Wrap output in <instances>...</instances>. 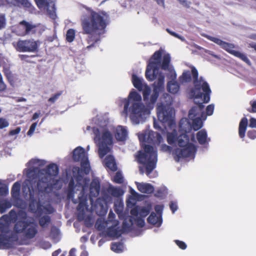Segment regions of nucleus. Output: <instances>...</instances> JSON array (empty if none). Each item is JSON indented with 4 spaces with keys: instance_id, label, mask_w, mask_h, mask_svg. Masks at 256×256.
Returning <instances> with one entry per match:
<instances>
[{
    "instance_id": "obj_1",
    "label": "nucleus",
    "mask_w": 256,
    "mask_h": 256,
    "mask_svg": "<svg viewBox=\"0 0 256 256\" xmlns=\"http://www.w3.org/2000/svg\"><path fill=\"white\" fill-rule=\"evenodd\" d=\"M160 52H156L150 59L146 71V76L149 80L156 79L154 84V90H151L148 86L146 92V98H143L146 104L142 102V96L140 94L132 90L128 94L127 98L122 100L124 104L122 114L128 116L134 124L142 123L149 117L154 104L156 100L158 94L164 88V76L161 72H158L156 67L160 65L159 58Z\"/></svg>"
},
{
    "instance_id": "obj_2",
    "label": "nucleus",
    "mask_w": 256,
    "mask_h": 256,
    "mask_svg": "<svg viewBox=\"0 0 256 256\" xmlns=\"http://www.w3.org/2000/svg\"><path fill=\"white\" fill-rule=\"evenodd\" d=\"M191 73L192 75L194 88L192 90L190 96L194 99L196 106H194L189 112L188 118L192 120V124L188 122L186 118H182L180 122V134L177 136V134L174 128H170L172 132L168 131L167 140L170 144H176L178 143L180 146H183L188 142L186 134L189 132L192 128L194 130H199L202 126V120L206 118V116L202 112L204 108L202 103H207L210 101V94L211 90L207 82L200 78L198 80V72L194 67H192Z\"/></svg>"
},
{
    "instance_id": "obj_3",
    "label": "nucleus",
    "mask_w": 256,
    "mask_h": 256,
    "mask_svg": "<svg viewBox=\"0 0 256 256\" xmlns=\"http://www.w3.org/2000/svg\"><path fill=\"white\" fill-rule=\"evenodd\" d=\"M46 164V161L36 158L32 159L27 163L28 168L24 170V174L26 178L22 185V192H47L52 188H61L62 180L56 178L58 173L56 164H48L46 168L40 170L36 175L38 168Z\"/></svg>"
},
{
    "instance_id": "obj_4",
    "label": "nucleus",
    "mask_w": 256,
    "mask_h": 256,
    "mask_svg": "<svg viewBox=\"0 0 256 256\" xmlns=\"http://www.w3.org/2000/svg\"><path fill=\"white\" fill-rule=\"evenodd\" d=\"M114 131L116 139L118 141H124L128 136V132L124 127L118 126L114 130L110 125L100 126L98 128H94V133L95 135L94 140L98 146V154L100 158L109 152L110 146L112 144V131Z\"/></svg>"
},
{
    "instance_id": "obj_5",
    "label": "nucleus",
    "mask_w": 256,
    "mask_h": 256,
    "mask_svg": "<svg viewBox=\"0 0 256 256\" xmlns=\"http://www.w3.org/2000/svg\"><path fill=\"white\" fill-rule=\"evenodd\" d=\"M88 13L90 19L84 16L82 20V25L84 32L87 34H102L106 26L103 16L100 14L90 10H88Z\"/></svg>"
},
{
    "instance_id": "obj_6",
    "label": "nucleus",
    "mask_w": 256,
    "mask_h": 256,
    "mask_svg": "<svg viewBox=\"0 0 256 256\" xmlns=\"http://www.w3.org/2000/svg\"><path fill=\"white\" fill-rule=\"evenodd\" d=\"M144 146V150L139 152L137 160L140 163L143 164V167L140 166V173L144 174L146 172L148 175L156 167L157 153L152 146L145 144Z\"/></svg>"
},
{
    "instance_id": "obj_7",
    "label": "nucleus",
    "mask_w": 256,
    "mask_h": 256,
    "mask_svg": "<svg viewBox=\"0 0 256 256\" xmlns=\"http://www.w3.org/2000/svg\"><path fill=\"white\" fill-rule=\"evenodd\" d=\"M174 114V110L170 105L160 102L158 104V118L162 122H167L170 128L176 127L175 124L173 121Z\"/></svg>"
},
{
    "instance_id": "obj_8",
    "label": "nucleus",
    "mask_w": 256,
    "mask_h": 256,
    "mask_svg": "<svg viewBox=\"0 0 256 256\" xmlns=\"http://www.w3.org/2000/svg\"><path fill=\"white\" fill-rule=\"evenodd\" d=\"M202 36L220 46L222 48L230 54L240 58L248 65L250 66L251 64L250 60L244 54L234 50V44L224 42L218 38L211 36L207 34H202Z\"/></svg>"
},
{
    "instance_id": "obj_9",
    "label": "nucleus",
    "mask_w": 256,
    "mask_h": 256,
    "mask_svg": "<svg viewBox=\"0 0 256 256\" xmlns=\"http://www.w3.org/2000/svg\"><path fill=\"white\" fill-rule=\"evenodd\" d=\"M138 137L142 142L152 143L154 144H159L163 141L160 134L148 129L138 134Z\"/></svg>"
},
{
    "instance_id": "obj_10",
    "label": "nucleus",
    "mask_w": 256,
    "mask_h": 256,
    "mask_svg": "<svg viewBox=\"0 0 256 256\" xmlns=\"http://www.w3.org/2000/svg\"><path fill=\"white\" fill-rule=\"evenodd\" d=\"M73 159L74 161L80 162L82 168L86 174H88L90 170V166L87 154L81 146H78L73 151Z\"/></svg>"
},
{
    "instance_id": "obj_11",
    "label": "nucleus",
    "mask_w": 256,
    "mask_h": 256,
    "mask_svg": "<svg viewBox=\"0 0 256 256\" xmlns=\"http://www.w3.org/2000/svg\"><path fill=\"white\" fill-rule=\"evenodd\" d=\"M160 52V56L159 58L160 60V65L156 67V69L158 70V72H161L162 74L164 76V74L162 72L161 70H160L159 68L160 67L164 70H168L169 72L170 78L172 79V80H174L176 78V74L173 68L169 65L170 57L169 54H165L163 56L162 58V62L161 63L160 58L162 55V51L158 50Z\"/></svg>"
},
{
    "instance_id": "obj_12",
    "label": "nucleus",
    "mask_w": 256,
    "mask_h": 256,
    "mask_svg": "<svg viewBox=\"0 0 256 256\" xmlns=\"http://www.w3.org/2000/svg\"><path fill=\"white\" fill-rule=\"evenodd\" d=\"M178 144L180 148H177L174 152V154L176 157L175 158L176 161H178L181 158H193L196 151V148L193 144H188V142L183 146H180L178 143Z\"/></svg>"
},
{
    "instance_id": "obj_13",
    "label": "nucleus",
    "mask_w": 256,
    "mask_h": 256,
    "mask_svg": "<svg viewBox=\"0 0 256 256\" xmlns=\"http://www.w3.org/2000/svg\"><path fill=\"white\" fill-rule=\"evenodd\" d=\"M89 184V180L86 178H82L78 177L76 182L74 180H71L68 184V190L67 192H76L80 191L81 192L87 190Z\"/></svg>"
},
{
    "instance_id": "obj_14",
    "label": "nucleus",
    "mask_w": 256,
    "mask_h": 256,
    "mask_svg": "<svg viewBox=\"0 0 256 256\" xmlns=\"http://www.w3.org/2000/svg\"><path fill=\"white\" fill-rule=\"evenodd\" d=\"M38 48L37 42L34 40H20L17 42L16 49L23 52H34Z\"/></svg>"
},
{
    "instance_id": "obj_15",
    "label": "nucleus",
    "mask_w": 256,
    "mask_h": 256,
    "mask_svg": "<svg viewBox=\"0 0 256 256\" xmlns=\"http://www.w3.org/2000/svg\"><path fill=\"white\" fill-rule=\"evenodd\" d=\"M36 2L40 8H44L47 10L52 18L54 19L56 18V14L52 0H36Z\"/></svg>"
},
{
    "instance_id": "obj_16",
    "label": "nucleus",
    "mask_w": 256,
    "mask_h": 256,
    "mask_svg": "<svg viewBox=\"0 0 256 256\" xmlns=\"http://www.w3.org/2000/svg\"><path fill=\"white\" fill-rule=\"evenodd\" d=\"M132 82L134 86L139 91L142 92L143 98L144 99L146 98V92L148 90V86L143 80L138 76L136 74H133L132 76Z\"/></svg>"
},
{
    "instance_id": "obj_17",
    "label": "nucleus",
    "mask_w": 256,
    "mask_h": 256,
    "mask_svg": "<svg viewBox=\"0 0 256 256\" xmlns=\"http://www.w3.org/2000/svg\"><path fill=\"white\" fill-rule=\"evenodd\" d=\"M30 224H32L31 222L27 220H18L15 222L14 226V231L17 234L24 233Z\"/></svg>"
},
{
    "instance_id": "obj_18",
    "label": "nucleus",
    "mask_w": 256,
    "mask_h": 256,
    "mask_svg": "<svg viewBox=\"0 0 256 256\" xmlns=\"http://www.w3.org/2000/svg\"><path fill=\"white\" fill-rule=\"evenodd\" d=\"M19 28L24 30V32L20 34L22 36L30 33H34L36 31V26L35 25L26 22V21L20 22Z\"/></svg>"
},
{
    "instance_id": "obj_19",
    "label": "nucleus",
    "mask_w": 256,
    "mask_h": 256,
    "mask_svg": "<svg viewBox=\"0 0 256 256\" xmlns=\"http://www.w3.org/2000/svg\"><path fill=\"white\" fill-rule=\"evenodd\" d=\"M42 204L40 202H37L36 200L33 199L30 200L28 206L30 211L35 214L38 216H42L41 212Z\"/></svg>"
},
{
    "instance_id": "obj_20",
    "label": "nucleus",
    "mask_w": 256,
    "mask_h": 256,
    "mask_svg": "<svg viewBox=\"0 0 256 256\" xmlns=\"http://www.w3.org/2000/svg\"><path fill=\"white\" fill-rule=\"evenodd\" d=\"M134 224V218L132 216H128L124 220L122 224V228L120 231L122 233L128 232L132 230Z\"/></svg>"
},
{
    "instance_id": "obj_21",
    "label": "nucleus",
    "mask_w": 256,
    "mask_h": 256,
    "mask_svg": "<svg viewBox=\"0 0 256 256\" xmlns=\"http://www.w3.org/2000/svg\"><path fill=\"white\" fill-rule=\"evenodd\" d=\"M148 222L150 224L159 227L162 224V217L161 216H157L156 214L152 212L147 218Z\"/></svg>"
},
{
    "instance_id": "obj_22",
    "label": "nucleus",
    "mask_w": 256,
    "mask_h": 256,
    "mask_svg": "<svg viewBox=\"0 0 256 256\" xmlns=\"http://www.w3.org/2000/svg\"><path fill=\"white\" fill-rule=\"evenodd\" d=\"M86 193H80L81 196H78V198H79V203L78 204V206H77V210L80 212H82V215L83 216L84 214V209L86 208V202L87 200L86 198H82V197L84 196V194ZM78 219L81 220L80 218V214H79L78 216ZM83 218V216H82V219Z\"/></svg>"
},
{
    "instance_id": "obj_23",
    "label": "nucleus",
    "mask_w": 256,
    "mask_h": 256,
    "mask_svg": "<svg viewBox=\"0 0 256 256\" xmlns=\"http://www.w3.org/2000/svg\"><path fill=\"white\" fill-rule=\"evenodd\" d=\"M118 224L119 222L118 220H114V223L112 224V226L107 229L106 232L108 236H120L122 234L120 230H118L115 228Z\"/></svg>"
},
{
    "instance_id": "obj_24",
    "label": "nucleus",
    "mask_w": 256,
    "mask_h": 256,
    "mask_svg": "<svg viewBox=\"0 0 256 256\" xmlns=\"http://www.w3.org/2000/svg\"><path fill=\"white\" fill-rule=\"evenodd\" d=\"M105 166L112 171L116 170V165L114 157L110 155L108 156L104 161Z\"/></svg>"
},
{
    "instance_id": "obj_25",
    "label": "nucleus",
    "mask_w": 256,
    "mask_h": 256,
    "mask_svg": "<svg viewBox=\"0 0 256 256\" xmlns=\"http://www.w3.org/2000/svg\"><path fill=\"white\" fill-rule=\"evenodd\" d=\"M24 233V236L27 239L30 240L34 238L38 233V230L36 226H30H30L26 228Z\"/></svg>"
},
{
    "instance_id": "obj_26",
    "label": "nucleus",
    "mask_w": 256,
    "mask_h": 256,
    "mask_svg": "<svg viewBox=\"0 0 256 256\" xmlns=\"http://www.w3.org/2000/svg\"><path fill=\"white\" fill-rule=\"evenodd\" d=\"M137 188L140 192H154V188L153 186L148 183L136 182Z\"/></svg>"
},
{
    "instance_id": "obj_27",
    "label": "nucleus",
    "mask_w": 256,
    "mask_h": 256,
    "mask_svg": "<svg viewBox=\"0 0 256 256\" xmlns=\"http://www.w3.org/2000/svg\"><path fill=\"white\" fill-rule=\"evenodd\" d=\"M10 237L4 234H0V248H10L11 244L9 242Z\"/></svg>"
},
{
    "instance_id": "obj_28",
    "label": "nucleus",
    "mask_w": 256,
    "mask_h": 256,
    "mask_svg": "<svg viewBox=\"0 0 256 256\" xmlns=\"http://www.w3.org/2000/svg\"><path fill=\"white\" fill-rule=\"evenodd\" d=\"M180 86L178 83L174 80H170L168 82L167 90L171 94H176L178 91Z\"/></svg>"
},
{
    "instance_id": "obj_29",
    "label": "nucleus",
    "mask_w": 256,
    "mask_h": 256,
    "mask_svg": "<svg viewBox=\"0 0 256 256\" xmlns=\"http://www.w3.org/2000/svg\"><path fill=\"white\" fill-rule=\"evenodd\" d=\"M247 125V118H242L240 123L238 130L239 136L241 138H244L245 136V132L246 130Z\"/></svg>"
},
{
    "instance_id": "obj_30",
    "label": "nucleus",
    "mask_w": 256,
    "mask_h": 256,
    "mask_svg": "<svg viewBox=\"0 0 256 256\" xmlns=\"http://www.w3.org/2000/svg\"><path fill=\"white\" fill-rule=\"evenodd\" d=\"M196 138L200 144H204L208 142L207 134L204 130L199 131L197 133Z\"/></svg>"
},
{
    "instance_id": "obj_31",
    "label": "nucleus",
    "mask_w": 256,
    "mask_h": 256,
    "mask_svg": "<svg viewBox=\"0 0 256 256\" xmlns=\"http://www.w3.org/2000/svg\"><path fill=\"white\" fill-rule=\"evenodd\" d=\"M50 217L48 215H45L42 216H40V218L38 220L39 224L42 228H45L50 224Z\"/></svg>"
},
{
    "instance_id": "obj_32",
    "label": "nucleus",
    "mask_w": 256,
    "mask_h": 256,
    "mask_svg": "<svg viewBox=\"0 0 256 256\" xmlns=\"http://www.w3.org/2000/svg\"><path fill=\"white\" fill-rule=\"evenodd\" d=\"M100 182L98 179H94L90 185V192H100Z\"/></svg>"
},
{
    "instance_id": "obj_33",
    "label": "nucleus",
    "mask_w": 256,
    "mask_h": 256,
    "mask_svg": "<svg viewBox=\"0 0 256 256\" xmlns=\"http://www.w3.org/2000/svg\"><path fill=\"white\" fill-rule=\"evenodd\" d=\"M180 80L182 82H186L191 80V73L190 71H184L180 77Z\"/></svg>"
},
{
    "instance_id": "obj_34",
    "label": "nucleus",
    "mask_w": 256,
    "mask_h": 256,
    "mask_svg": "<svg viewBox=\"0 0 256 256\" xmlns=\"http://www.w3.org/2000/svg\"><path fill=\"white\" fill-rule=\"evenodd\" d=\"M9 216L8 215H4L2 218H8L9 217L10 220L12 222H16L18 220V212L14 210H12L8 213Z\"/></svg>"
},
{
    "instance_id": "obj_35",
    "label": "nucleus",
    "mask_w": 256,
    "mask_h": 256,
    "mask_svg": "<svg viewBox=\"0 0 256 256\" xmlns=\"http://www.w3.org/2000/svg\"><path fill=\"white\" fill-rule=\"evenodd\" d=\"M41 211L42 216L44 214H48L54 213V209L50 204L46 205V206L42 204Z\"/></svg>"
},
{
    "instance_id": "obj_36",
    "label": "nucleus",
    "mask_w": 256,
    "mask_h": 256,
    "mask_svg": "<svg viewBox=\"0 0 256 256\" xmlns=\"http://www.w3.org/2000/svg\"><path fill=\"white\" fill-rule=\"evenodd\" d=\"M122 245L120 242H112L110 246L111 250L116 252H122Z\"/></svg>"
},
{
    "instance_id": "obj_37",
    "label": "nucleus",
    "mask_w": 256,
    "mask_h": 256,
    "mask_svg": "<svg viewBox=\"0 0 256 256\" xmlns=\"http://www.w3.org/2000/svg\"><path fill=\"white\" fill-rule=\"evenodd\" d=\"M11 204L7 200H4L0 203V212L4 213L6 209L11 207Z\"/></svg>"
},
{
    "instance_id": "obj_38",
    "label": "nucleus",
    "mask_w": 256,
    "mask_h": 256,
    "mask_svg": "<svg viewBox=\"0 0 256 256\" xmlns=\"http://www.w3.org/2000/svg\"><path fill=\"white\" fill-rule=\"evenodd\" d=\"M75 37V31L73 29H70L68 30L66 38L68 42H72L74 40Z\"/></svg>"
},
{
    "instance_id": "obj_39",
    "label": "nucleus",
    "mask_w": 256,
    "mask_h": 256,
    "mask_svg": "<svg viewBox=\"0 0 256 256\" xmlns=\"http://www.w3.org/2000/svg\"><path fill=\"white\" fill-rule=\"evenodd\" d=\"M150 212V209L146 207H142L140 208V213L139 214L140 218H144L146 216H147Z\"/></svg>"
},
{
    "instance_id": "obj_40",
    "label": "nucleus",
    "mask_w": 256,
    "mask_h": 256,
    "mask_svg": "<svg viewBox=\"0 0 256 256\" xmlns=\"http://www.w3.org/2000/svg\"><path fill=\"white\" fill-rule=\"evenodd\" d=\"M28 215L26 212L23 210H19L18 212V220H26L27 219Z\"/></svg>"
},
{
    "instance_id": "obj_41",
    "label": "nucleus",
    "mask_w": 256,
    "mask_h": 256,
    "mask_svg": "<svg viewBox=\"0 0 256 256\" xmlns=\"http://www.w3.org/2000/svg\"><path fill=\"white\" fill-rule=\"evenodd\" d=\"M134 221L136 222V226L139 228H142L145 225L144 218H143L140 217L136 218H134Z\"/></svg>"
},
{
    "instance_id": "obj_42",
    "label": "nucleus",
    "mask_w": 256,
    "mask_h": 256,
    "mask_svg": "<svg viewBox=\"0 0 256 256\" xmlns=\"http://www.w3.org/2000/svg\"><path fill=\"white\" fill-rule=\"evenodd\" d=\"M114 181L118 184L123 182V176L120 172H118L116 173L114 178Z\"/></svg>"
},
{
    "instance_id": "obj_43",
    "label": "nucleus",
    "mask_w": 256,
    "mask_h": 256,
    "mask_svg": "<svg viewBox=\"0 0 256 256\" xmlns=\"http://www.w3.org/2000/svg\"><path fill=\"white\" fill-rule=\"evenodd\" d=\"M8 188L4 180H0V192H8Z\"/></svg>"
},
{
    "instance_id": "obj_44",
    "label": "nucleus",
    "mask_w": 256,
    "mask_h": 256,
    "mask_svg": "<svg viewBox=\"0 0 256 256\" xmlns=\"http://www.w3.org/2000/svg\"><path fill=\"white\" fill-rule=\"evenodd\" d=\"M115 218V214L110 210L108 214V220L106 222V224H108L110 222L114 223V220Z\"/></svg>"
},
{
    "instance_id": "obj_45",
    "label": "nucleus",
    "mask_w": 256,
    "mask_h": 256,
    "mask_svg": "<svg viewBox=\"0 0 256 256\" xmlns=\"http://www.w3.org/2000/svg\"><path fill=\"white\" fill-rule=\"evenodd\" d=\"M20 182H16L12 186L11 192H20Z\"/></svg>"
},
{
    "instance_id": "obj_46",
    "label": "nucleus",
    "mask_w": 256,
    "mask_h": 256,
    "mask_svg": "<svg viewBox=\"0 0 256 256\" xmlns=\"http://www.w3.org/2000/svg\"><path fill=\"white\" fill-rule=\"evenodd\" d=\"M9 126L8 122L4 118H0V129L8 127Z\"/></svg>"
},
{
    "instance_id": "obj_47",
    "label": "nucleus",
    "mask_w": 256,
    "mask_h": 256,
    "mask_svg": "<svg viewBox=\"0 0 256 256\" xmlns=\"http://www.w3.org/2000/svg\"><path fill=\"white\" fill-rule=\"evenodd\" d=\"M175 243L176 245L182 250L186 249L187 246L186 243L182 241H180V240H175Z\"/></svg>"
},
{
    "instance_id": "obj_48",
    "label": "nucleus",
    "mask_w": 256,
    "mask_h": 256,
    "mask_svg": "<svg viewBox=\"0 0 256 256\" xmlns=\"http://www.w3.org/2000/svg\"><path fill=\"white\" fill-rule=\"evenodd\" d=\"M170 208L172 212L174 214L178 208L177 203L175 202L171 201L170 203Z\"/></svg>"
},
{
    "instance_id": "obj_49",
    "label": "nucleus",
    "mask_w": 256,
    "mask_h": 256,
    "mask_svg": "<svg viewBox=\"0 0 256 256\" xmlns=\"http://www.w3.org/2000/svg\"><path fill=\"white\" fill-rule=\"evenodd\" d=\"M106 224H107L106 222H96V227L98 230H103L106 228Z\"/></svg>"
},
{
    "instance_id": "obj_50",
    "label": "nucleus",
    "mask_w": 256,
    "mask_h": 256,
    "mask_svg": "<svg viewBox=\"0 0 256 256\" xmlns=\"http://www.w3.org/2000/svg\"><path fill=\"white\" fill-rule=\"evenodd\" d=\"M214 106L212 104L208 105L206 108V116H211L214 112Z\"/></svg>"
},
{
    "instance_id": "obj_51",
    "label": "nucleus",
    "mask_w": 256,
    "mask_h": 256,
    "mask_svg": "<svg viewBox=\"0 0 256 256\" xmlns=\"http://www.w3.org/2000/svg\"><path fill=\"white\" fill-rule=\"evenodd\" d=\"M166 30L167 31V32L170 34V35L176 37V38H179L180 40H182V41H184V38L179 36L178 34H176V32L170 30V29L168 28H167Z\"/></svg>"
},
{
    "instance_id": "obj_52",
    "label": "nucleus",
    "mask_w": 256,
    "mask_h": 256,
    "mask_svg": "<svg viewBox=\"0 0 256 256\" xmlns=\"http://www.w3.org/2000/svg\"><path fill=\"white\" fill-rule=\"evenodd\" d=\"M164 206L162 205H156L154 206V210L158 216L162 214Z\"/></svg>"
},
{
    "instance_id": "obj_53",
    "label": "nucleus",
    "mask_w": 256,
    "mask_h": 256,
    "mask_svg": "<svg viewBox=\"0 0 256 256\" xmlns=\"http://www.w3.org/2000/svg\"><path fill=\"white\" fill-rule=\"evenodd\" d=\"M250 104L251 108H248V111L250 112H256V101H251Z\"/></svg>"
},
{
    "instance_id": "obj_54",
    "label": "nucleus",
    "mask_w": 256,
    "mask_h": 256,
    "mask_svg": "<svg viewBox=\"0 0 256 256\" xmlns=\"http://www.w3.org/2000/svg\"><path fill=\"white\" fill-rule=\"evenodd\" d=\"M36 126H37L36 122H34L33 124H32L30 127L29 130L28 132V135L30 136H32V134H34V132L36 128Z\"/></svg>"
},
{
    "instance_id": "obj_55",
    "label": "nucleus",
    "mask_w": 256,
    "mask_h": 256,
    "mask_svg": "<svg viewBox=\"0 0 256 256\" xmlns=\"http://www.w3.org/2000/svg\"><path fill=\"white\" fill-rule=\"evenodd\" d=\"M140 213V208L138 207H134L130 210V214L132 216H137Z\"/></svg>"
},
{
    "instance_id": "obj_56",
    "label": "nucleus",
    "mask_w": 256,
    "mask_h": 256,
    "mask_svg": "<svg viewBox=\"0 0 256 256\" xmlns=\"http://www.w3.org/2000/svg\"><path fill=\"white\" fill-rule=\"evenodd\" d=\"M249 126L252 128H256V118H252L249 120Z\"/></svg>"
},
{
    "instance_id": "obj_57",
    "label": "nucleus",
    "mask_w": 256,
    "mask_h": 256,
    "mask_svg": "<svg viewBox=\"0 0 256 256\" xmlns=\"http://www.w3.org/2000/svg\"><path fill=\"white\" fill-rule=\"evenodd\" d=\"M248 136L251 139H254L256 138V130H252L248 131Z\"/></svg>"
},
{
    "instance_id": "obj_58",
    "label": "nucleus",
    "mask_w": 256,
    "mask_h": 256,
    "mask_svg": "<svg viewBox=\"0 0 256 256\" xmlns=\"http://www.w3.org/2000/svg\"><path fill=\"white\" fill-rule=\"evenodd\" d=\"M122 209V207L120 206L119 208H116L114 210L116 213L118 214L119 218L120 219L123 214Z\"/></svg>"
},
{
    "instance_id": "obj_59",
    "label": "nucleus",
    "mask_w": 256,
    "mask_h": 256,
    "mask_svg": "<svg viewBox=\"0 0 256 256\" xmlns=\"http://www.w3.org/2000/svg\"><path fill=\"white\" fill-rule=\"evenodd\" d=\"M6 25V20L4 16H0V30L4 28Z\"/></svg>"
},
{
    "instance_id": "obj_60",
    "label": "nucleus",
    "mask_w": 256,
    "mask_h": 256,
    "mask_svg": "<svg viewBox=\"0 0 256 256\" xmlns=\"http://www.w3.org/2000/svg\"><path fill=\"white\" fill-rule=\"evenodd\" d=\"M60 93H58L54 94V96H52L48 99V101L51 102H54L58 98V97L60 96Z\"/></svg>"
},
{
    "instance_id": "obj_61",
    "label": "nucleus",
    "mask_w": 256,
    "mask_h": 256,
    "mask_svg": "<svg viewBox=\"0 0 256 256\" xmlns=\"http://www.w3.org/2000/svg\"><path fill=\"white\" fill-rule=\"evenodd\" d=\"M21 128L20 127L17 128L15 130H12L10 132V135L14 136L18 134L20 132Z\"/></svg>"
},
{
    "instance_id": "obj_62",
    "label": "nucleus",
    "mask_w": 256,
    "mask_h": 256,
    "mask_svg": "<svg viewBox=\"0 0 256 256\" xmlns=\"http://www.w3.org/2000/svg\"><path fill=\"white\" fill-rule=\"evenodd\" d=\"M161 150L164 152L170 151V147L166 144L161 145Z\"/></svg>"
},
{
    "instance_id": "obj_63",
    "label": "nucleus",
    "mask_w": 256,
    "mask_h": 256,
    "mask_svg": "<svg viewBox=\"0 0 256 256\" xmlns=\"http://www.w3.org/2000/svg\"><path fill=\"white\" fill-rule=\"evenodd\" d=\"M157 4L163 8L164 7V0H154Z\"/></svg>"
},
{
    "instance_id": "obj_64",
    "label": "nucleus",
    "mask_w": 256,
    "mask_h": 256,
    "mask_svg": "<svg viewBox=\"0 0 256 256\" xmlns=\"http://www.w3.org/2000/svg\"><path fill=\"white\" fill-rule=\"evenodd\" d=\"M76 249L72 248L69 252V254L68 256H76Z\"/></svg>"
}]
</instances>
